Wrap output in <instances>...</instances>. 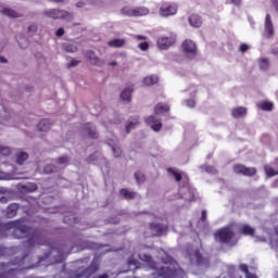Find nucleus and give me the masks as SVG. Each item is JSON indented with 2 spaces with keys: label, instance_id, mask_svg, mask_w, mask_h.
I'll use <instances>...</instances> for the list:
<instances>
[{
  "label": "nucleus",
  "instance_id": "obj_48",
  "mask_svg": "<svg viewBox=\"0 0 278 278\" xmlns=\"http://www.w3.org/2000/svg\"><path fill=\"white\" fill-rule=\"evenodd\" d=\"M65 51H68V53H75V51H77V48L73 47V45H67L65 47Z\"/></svg>",
  "mask_w": 278,
  "mask_h": 278
},
{
  "label": "nucleus",
  "instance_id": "obj_30",
  "mask_svg": "<svg viewBox=\"0 0 278 278\" xmlns=\"http://www.w3.org/2000/svg\"><path fill=\"white\" fill-rule=\"evenodd\" d=\"M2 14H4V16H9V18H18L21 16L18 12L12 9H3Z\"/></svg>",
  "mask_w": 278,
  "mask_h": 278
},
{
  "label": "nucleus",
  "instance_id": "obj_7",
  "mask_svg": "<svg viewBox=\"0 0 278 278\" xmlns=\"http://www.w3.org/2000/svg\"><path fill=\"white\" fill-rule=\"evenodd\" d=\"M181 50L189 60L197 58V43L194 41L186 39L181 45Z\"/></svg>",
  "mask_w": 278,
  "mask_h": 278
},
{
  "label": "nucleus",
  "instance_id": "obj_19",
  "mask_svg": "<svg viewBox=\"0 0 278 278\" xmlns=\"http://www.w3.org/2000/svg\"><path fill=\"white\" fill-rule=\"evenodd\" d=\"M128 266L129 268H131V266H134V270H141L142 273H147V267H140V261L136 260L134 257V255H131L129 258H128Z\"/></svg>",
  "mask_w": 278,
  "mask_h": 278
},
{
  "label": "nucleus",
  "instance_id": "obj_13",
  "mask_svg": "<svg viewBox=\"0 0 278 278\" xmlns=\"http://www.w3.org/2000/svg\"><path fill=\"white\" fill-rule=\"evenodd\" d=\"M17 190L22 194H29V193L36 192V190H38V185H36V182L18 184Z\"/></svg>",
  "mask_w": 278,
  "mask_h": 278
},
{
  "label": "nucleus",
  "instance_id": "obj_36",
  "mask_svg": "<svg viewBox=\"0 0 278 278\" xmlns=\"http://www.w3.org/2000/svg\"><path fill=\"white\" fill-rule=\"evenodd\" d=\"M268 66H270V62L266 58L260 59V68L261 71H268Z\"/></svg>",
  "mask_w": 278,
  "mask_h": 278
},
{
  "label": "nucleus",
  "instance_id": "obj_50",
  "mask_svg": "<svg viewBox=\"0 0 278 278\" xmlns=\"http://www.w3.org/2000/svg\"><path fill=\"white\" fill-rule=\"evenodd\" d=\"M55 36H58V38H62V36H64V28H59L56 31H55Z\"/></svg>",
  "mask_w": 278,
  "mask_h": 278
},
{
  "label": "nucleus",
  "instance_id": "obj_38",
  "mask_svg": "<svg viewBox=\"0 0 278 278\" xmlns=\"http://www.w3.org/2000/svg\"><path fill=\"white\" fill-rule=\"evenodd\" d=\"M167 170L168 173H170V175H173V177H175L176 181H181V179H184V176L181 175V173L175 172V169L173 168H168Z\"/></svg>",
  "mask_w": 278,
  "mask_h": 278
},
{
  "label": "nucleus",
  "instance_id": "obj_22",
  "mask_svg": "<svg viewBox=\"0 0 278 278\" xmlns=\"http://www.w3.org/2000/svg\"><path fill=\"white\" fill-rule=\"evenodd\" d=\"M239 233H241V236H255V228L244 224L240 227L239 229Z\"/></svg>",
  "mask_w": 278,
  "mask_h": 278
},
{
  "label": "nucleus",
  "instance_id": "obj_39",
  "mask_svg": "<svg viewBox=\"0 0 278 278\" xmlns=\"http://www.w3.org/2000/svg\"><path fill=\"white\" fill-rule=\"evenodd\" d=\"M135 179H136L137 184H144V181H146L144 174H142L140 172L135 173Z\"/></svg>",
  "mask_w": 278,
  "mask_h": 278
},
{
  "label": "nucleus",
  "instance_id": "obj_4",
  "mask_svg": "<svg viewBox=\"0 0 278 278\" xmlns=\"http://www.w3.org/2000/svg\"><path fill=\"white\" fill-rule=\"evenodd\" d=\"M99 268H101V262L99 258L94 257L88 267L79 269L73 278H90L99 270Z\"/></svg>",
  "mask_w": 278,
  "mask_h": 278
},
{
  "label": "nucleus",
  "instance_id": "obj_56",
  "mask_svg": "<svg viewBox=\"0 0 278 278\" xmlns=\"http://www.w3.org/2000/svg\"><path fill=\"white\" fill-rule=\"evenodd\" d=\"M94 160H97V156H94V154H91L88 156L87 162H94Z\"/></svg>",
  "mask_w": 278,
  "mask_h": 278
},
{
  "label": "nucleus",
  "instance_id": "obj_58",
  "mask_svg": "<svg viewBox=\"0 0 278 278\" xmlns=\"http://www.w3.org/2000/svg\"><path fill=\"white\" fill-rule=\"evenodd\" d=\"M0 203H8V197H1Z\"/></svg>",
  "mask_w": 278,
  "mask_h": 278
},
{
  "label": "nucleus",
  "instance_id": "obj_18",
  "mask_svg": "<svg viewBox=\"0 0 278 278\" xmlns=\"http://www.w3.org/2000/svg\"><path fill=\"white\" fill-rule=\"evenodd\" d=\"M119 195L123 197V199H126V201H131L136 197H138V193L135 192V191H130L127 188H123V189L119 190Z\"/></svg>",
  "mask_w": 278,
  "mask_h": 278
},
{
  "label": "nucleus",
  "instance_id": "obj_10",
  "mask_svg": "<svg viewBox=\"0 0 278 278\" xmlns=\"http://www.w3.org/2000/svg\"><path fill=\"white\" fill-rule=\"evenodd\" d=\"M149 229L152 231L153 236H157L160 238L168 231V226L160 223H150Z\"/></svg>",
  "mask_w": 278,
  "mask_h": 278
},
{
  "label": "nucleus",
  "instance_id": "obj_41",
  "mask_svg": "<svg viewBox=\"0 0 278 278\" xmlns=\"http://www.w3.org/2000/svg\"><path fill=\"white\" fill-rule=\"evenodd\" d=\"M56 164H68V157L67 156H60L56 159Z\"/></svg>",
  "mask_w": 278,
  "mask_h": 278
},
{
  "label": "nucleus",
  "instance_id": "obj_35",
  "mask_svg": "<svg viewBox=\"0 0 278 278\" xmlns=\"http://www.w3.org/2000/svg\"><path fill=\"white\" fill-rule=\"evenodd\" d=\"M43 173H46V175H52V173H58V166L53 164H48L45 166Z\"/></svg>",
  "mask_w": 278,
  "mask_h": 278
},
{
  "label": "nucleus",
  "instance_id": "obj_2",
  "mask_svg": "<svg viewBox=\"0 0 278 278\" xmlns=\"http://www.w3.org/2000/svg\"><path fill=\"white\" fill-rule=\"evenodd\" d=\"M161 262L163 266L157 269V278H186V271L168 253L164 252L163 256H161Z\"/></svg>",
  "mask_w": 278,
  "mask_h": 278
},
{
  "label": "nucleus",
  "instance_id": "obj_62",
  "mask_svg": "<svg viewBox=\"0 0 278 278\" xmlns=\"http://www.w3.org/2000/svg\"><path fill=\"white\" fill-rule=\"evenodd\" d=\"M52 3H64V0H49Z\"/></svg>",
  "mask_w": 278,
  "mask_h": 278
},
{
  "label": "nucleus",
  "instance_id": "obj_1",
  "mask_svg": "<svg viewBox=\"0 0 278 278\" xmlns=\"http://www.w3.org/2000/svg\"><path fill=\"white\" fill-rule=\"evenodd\" d=\"M5 229H13V236L17 240L28 238V247H36V244H45L40 242V232L31 227L25 226L21 220L9 222L4 225Z\"/></svg>",
  "mask_w": 278,
  "mask_h": 278
},
{
  "label": "nucleus",
  "instance_id": "obj_14",
  "mask_svg": "<svg viewBox=\"0 0 278 278\" xmlns=\"http://www.w3.org/2000/svg\"><path fill=\"white\" fill-rule=\"evenodd\" d=\"M264 28L266 38H273V36H275V27L273 26V17H270V13L266 14Z\"/></svg>",
  "mask_w": 278,
  "mask_h": 278
},
{
  "label": "nucleus",
  "instance_id": "obj_15",
  "mask_svg": "<svg viewBox=\"0 0 278 278\" xmlns=\"http://www.w3.org/2000/svg\"><path fill=\"white\" fill-rule=\"evenodd\" d=\"M83 131L88 136V138H91V140H97V138H99V132H97V128L90 123L83 126Z\"/></svg>",
  "mask_w": 278,
  "mask_h": 278
},
{
  "label": "nucleus",
  "instance_id": "obj_32",
  "mask_svg": "<svg viewBox=\"0 0 278 278\" xmlns=\"http://www.w3.org/2000/svg\"><path fill=\"white\" fill-rule=\"evenodd\" d=\"M109 47H115V48L125 47V39H113L109 41Z\"/></svg>",
  "mask_w": 278,
  "mask_h": 278
},
{
  "label": "nucleus",
  "instance_id": "obj_5",
  "mask_svg": "<svg viewBox=\"0 0 278 278\" xmlns=\"http://www.w3.org/2000/svg\"><path fill=\"white\" fill-rule=\"evenodd\" d=\"M45 16L48 18H53L54 21L63 20V21H73V13L61 10V9H49L43 12Z\"/></svg>",
  "mask_w": 278,
  "mask_h": 278
},
{
  "label": "nucleus",
  "instance_id": "obj_11",
  "mask_svg": "<svg viewBox=\"0 0 278 278\" xmlns=\"http://www.w3.org/2000/svg\"><path fill=\"white\" fill-rule=\"evenodd\" d=\"M144 123H146V125L151 127V129L153 131L162 130V127H163L162 119L155 117V115H150V116L146 117Z\"/></svg>",
  "mask_w": 278,
  "mask_h": 278
},
{
  "label": "nucleus",
  "instance_id": "obj_59",
  "mask_svg": "<svg viewBox=\"0 0 278 278\" xmlns=\"http://www.w3.org/2000/svg\"><path fill=\"white\" fill-rule=\"evenodd\" d=\"M136 38H137V40H147V37H144L142 35H137Z\"/></svg>",
  "mask_w": 278,
  "mask_h": 278
},
{
  "label": "nucleus",
  "instance_id": "obj_64",
  "mask_svg": "<svg viewBox=\"0 0 278 278\" xmlns=\"http://www.w3.org/2000/svg\"><path fill=\"white\" fill-rule=\"evenodd\" d=\"M5 263H0V268H5Z\"/></svg>",
  "mask_w": 278,
  "mask_h": 278
},
{
  "label": "nucleus",
  "instance_id": "obj_31",
  "mask_svg": "<svg viewBox=\"0 0 278 278\" xmlns=\"http://www.w3.org/2000/svg\"><path fill=\"white\" fill-rule=\"evenodd\" d=\"M29 159V154L27 152H20L16 156V164H23L26 160Z\"/></svg>",
  "mask_w": 278,
  "mask_h": 278
},
{
  "label": "nucleus",
  "instance_id": "obj_17",
  "mask_svg": "<svg viewBox=\"0 0 278 278\" xmlns=\"http://www.w3.org/2000/svg\"><path fill=\"white\" fill-rule=\"evenodd\" d=\"M18 208H20V206L17 203L9 204L5 210L7 217L14 218V216H16V214H18Z\"/></svg>",
  "mask_w": 278,
  "mask_h": 278
},
{
  "label": "nucleus",
  "instance_id": "obj_51",
  "mask_svg": "<svg viewBox=\"0 0 278 278\" xmlns=\"http://www.w3.org/2000/svg\"><path fill=\"white\" fill-rule=\"evenodd\" d=\"M201 220H202V223H205V220H207V212L206 211L201 212Z\"/></svg>",
  "mask_w": 278,
  "mask_h": 278
},
{
  "label": "nucleus",
  "instance_id": "obj_9",
  "mask_svg": "<svg viewBox=\"0 0 278 278\" xmlns=\"http://www.w3.org/2000/svg\"><path fill=\"white\" fill-rule=\"evenodd\" d=\"M160 16L168 17L177 14V7L173 3H164L159 10Z\"/></svg>",
  "mask_w": 278,
  "mask_h": 278
},
{
  "label": "nucleus",
  "instance_id": "obj_49",
  "mask_svg": "<svg viewBox=\"0 0 278 278\" xmlns=\"http://www.w3.org/2000/svg\"><path fill=\"white\" fill-rule=\"evenodd\" d=\"M36 31H38V26H36V24H33V25L28 26V33L29 34H34Z\"/></svg>",
  "mask_w": 278,
  "mask_h": 278
},
{
  "label": "nucleus",
  "instance_id": "obj_42",
  "mask_svg": "<svg viewBox=\"0 0 278 278\" xmlns=\"http://www.w3.org/2000/svg\"><path fill=\"white\" fill-rule=\"evenodd\" d=\"M10 153H12L10 148H8V147H1L0 148V154L1 155H10Z\"/></svg>",
  "mask_w": 278,
  "mask_h": 278
},
{
  "label": "nucleus",
  "instance_id": "obj_26",
  "mask_svg": "<svg viewBox=\"0 0 278 278\" xmlns=\"http://www.w3.org/2000/svg\"><path fill=\"white\" fill-rule=\"evenodd\" d=\"M274 236L276 238L271 237L269 240V244L271 249H276V251H278V225L274 227Z\"/></svg>",
  "mask_w": 278,
  "mask_h": 278
},
{
  "label": "nucleus",
  "instance_id": "obj_44",
  "mask_svg": "<svg viewBox=\"0 0 278 278\" xmlns=\"http://www.w3.org/2000/svg\"><path fill=\"white\" fill-rule=\"evenodd\" d=\"M239 269L241 270V273H244V275H247L249 273V265L240 264Z\"/></svg>",
  "mask_w": 278,
  "mask_h": 278
},
{
  "label": "nucleus",
  "instance_id": "obj_37",
  "mask_svg": "<svg viewBox=\"0 0 278 278\" xmlns=\"http://www.w3.org/2000/svg\"><path fill=\"white\" fill-rule=\"evenodd\" d=\"M121 13L124 14V16H134V8L124 7L122 8Z\"/></svg>",
  "mask_w": 278,
  "mask_h": 278
},
{
  "label": "nucleus",
  "instance_id": "obj_57",
  "mask_svg": "<svg viewBox=\"0 0 278 278\" xmlns=\"http://www.w3.org/2000/svg\"><path fill=\"white\" fill-rule=\"evenodd\" d=\"M63 223H66V224L71 223V217L68 215H65L63 217Z\"/></svg>",
  "mask_w": 278,
  "mask_h": 278
},
{
  "label": "nucleus",
  "instance_id": "obj_61",
  "mask_svg": "<svg viewBox=\"0 0 278 278\" xmlns=\"http://www.w3.org/2000/svg\"><path fill=\"white\" fill-rule=\"evenodd\" d=\"M0 62H1L2 64H5V63L8 62V59L4 58V56H0Z\"/></svg>",
  "mask_w": 278,
  "mask_h": 278
},
{
  "label": "nucleus",
  "instance_id": "obj_6",
  "mask_svg": "<svg viewBox=\"0 0 278 278\" xmlns=\"http://www.w3.org/2000/svg\"><path fill=\"white\" fill-rule=\"evenodd\" d=\"M232 170L235 175H241L242 177H255L257 175V168L247 167V165L240 163L235 164Z\"/></svg>",
  "mask_w": 278,
  "mask_h": 278
},
{
  "label": "nucleus",
  "instance_id": "obj_55",
  "mask_svg": "<svg viewBox=\"0 0 278 278\" xmlns=\"http://www.w3.org/2000/svg\"><path fill=\"white\" fill-rule=\"evenodd\" d=\"M230 2L232 3V5H241L242 0H230Z\"/></svg>",
  "mask_w": 278,
  "mask_h": 278
},
{
  "label": "nucleus",
  "instance_id": "obj_23",
  "mask_svg": "<svg viewBox=\"0 0 278 278\" xmlns=\"http://www.w3.org/2000/svg\"><path fill=\"white\" fill-rule=\"evenodd\" d=\"M256 105L258 110H262L263 112H273V108H275L270 101H261Z\"/></svg>",
  "mask_w": 278,
  "mask_h": 278
},
{
  "label": "nucleus",
  "instance_id": "obj_29",
  "mask_svg": "<svg viewBox=\"0 0 278 278\" xmlns=\"http://www.w3.org/2000/svg\"><path fill=\"white\" fill-rule=\"evenodd\" d=\"M86 55L91 64H94L96 66H99L101 64V60L97 55H94L92 51H87Z\"/></svg>",
  "mask_w": 278,
  "mask_h": 278
},
{
  "label": "nucleus",
  "instance_id": "obj_12",
  "mask_svg": "<svg viewBox=\"0 0 278 278\" xmlns=\"http://www.w3.org/2000/svg\"><path fill=\"white\" fill-rule=\"evenodd\" d=\"M191 260L195 261L197 266H208L210 257L203 256L200 249H195L191 254Z\"/></svg>",
  "mask_w": 278,
  "mask_h": 278
},
{
  "label": "nucleus",
  "instance_id": "obj_45",
  "mask_svg": "<svg viewBox=\"0 0 278 278\" xmlns=\"http://www.w3.org/2000/svg\"><path fill=\"white\" fill-rule=\"evenodd\" d=\"M80 61L76 59H72L71 62L67 64V68H73V66H77Z\"/></svg>",
  "mask_w": 278,
  "mask_h": 278
},
{
  "label": "nucleus",
  "instance_id": "obj_16",
  "mask_svg": "<svg viewBox=\"0 0 278 278\" xmlns=\"http://www.w3.org/2000/svg\"><path fill=\"white\" fill-rule=\"evenodd\" d=\"M170 112V105L163 103V102H159L155 106H154V114L160 115V114H166Z\"/></svg>",
  "mask_w": 278,
  "mask_h": 278
},
{
  "label": "nucleus",
  "instance_id": "obj_47",
  "mask_svg": "<svg viewBox=\"0 0 278 278\" xmlns=\"http://www.w3.org/2000/svg\"><path fill=\"white\" fill-rule=\"evenodd\" d=\"M248 49H249V45H247V43H241L240 47H239V51L241 53H247Z\"/></svg>",
  "mask_w": 278,
  "mask_h": 278
},
{
  "label": "nucleus",
  "instance_id": "obj_63",
  "mask_svg": "<svg viewBox=\"0 0 278 278\" xmlns=\"http://www.w3.org/2000/svg\"><path fill=\"white\" fill-rule=\"evenodd\" d=\"M76 7H77V8H84V3L78 2V3H76Z\"/></svg>",
  "mask_w": 278,
  "mask_h": 278
},
{
  "label": "nucleus",
  "instance_id": "obj_28",
  "mask_svg": "<svg viewBox=\"0 0 278 278\" xmlns=\"http://www.w3.org/2000/svg\"><path fill=\"white\" fill-rule=\"evenodd\" d=\"M157 81H160V78H157V76H155V75H151V76L143 78L144 86H155V84H157Z\"/></svg>",
  "mask_w": 278,
  "mask_h": 278
},
{
  "label": "nucleus",
  "instance_id": "obj_20",
  "mask_svg": "<svg viewBox=\"0 0 278 278\" xmlns=\"http://www.w3.org/2000/svg\"><path fill=\"white\" fill-rule=\"evenodd\" d=\"M231 115L233 118H244L247 116V108L239 106L231 110Z\"/></svg>",
  "mask_w": 278,
  "mask_h": 278
},
{
  "label": "nucleus",
  "instance_id": "obj_52",
  "mask_svg": "<svg viewBox=\"0 0 278 278\" xmlns=\"http://www.w3.org/2000/svg\"><path fill=\"white\" fill-rule=\"evenodd\" d=\"M205 170H206V173H216V168H214V166H212V165L206 166Z\"/></svg>",
  "mask_w": 278,
  "mask_h": 278
},
{
  "label": "nucleus",
  "instance_id": "obj_34",
  "mask_svg": "<svg viewBox=\"0 0 278 278\" xmlns=\"http://www.w3.org/2000/svg\"><path fill=\"white\" fill-rule=\"evenodd\" d=\"M264 170H265L267 177H276V175H278V170L270 167V165H265Z\"/></svg>",
  "mask_w": 278,
  "mask_h": 278
},
{
  "label": "nucleus",
  "instance_id": "obj_33",
  "mask_svg": "<svg viewBox=\"0 0 278 278\" xmlns=\"http://www.w3.org/2000/svg\"><path fill=\"white\" fill-rule=\"evenodd\" d=\"M140 122L138 121V117L132 118L127 125H126V134H129L131 129H134L136 126H138Z\"/></svg>",
  "mask_w": 278,
  "mask_h": 278
},
{
  "label": "nucleus",
  "instance_id": "obj_60",
  "mask_svg": "<svg viewBox=\"0 0 278 278\" xmlns=\"http://www.w3.org/2000/svg\"><path fill=\"white\" fill-rule=\"evenodd\" d=\"M96 278H110V275L102 274V275L97 276Z\"/></svg>",
  "mask_w": 278,
  "mask_h": 278
},
{
  "label": "nucleus",
  "instance_id": "obj_46",
  "mask_svg": "<svg viewBox=\"0 0 278 278\" xmlns=\"http://www.w3.org/2000/svg\"><path fill=\"white\" fill-rule=\"evenodd\" d=\"M187 108H194L197 105V101L193 99L186 100Z\"/></svg>",
  "mask_w": 278,
  "mask_h": 278
},
{
  "label": "nucleus",
  "instance_id": "obj_25",
  "mask_svg": "<svg viewBox=\"0 0 278 278\" xmlns=\"http://www.w3.org/2000/svg\"><path fill=\"white\" fill-rule=\"evenodd\" d=\"M149 9L144 7L132 8V16H147Z\"/></svg>",
  "mask_w": 278,
  "mask_h": 278
},
{
  "label": "nucleus",
  "instance_id": "obj_21",
  "mask_svg": "<svg viewBox=\"0 0 278 278\" xmlns=\"http://www.w3.org/2000/svg\"><path fill=\"white\" fill-rule=\"evenodd\" d=\"M189 25H191V27H201V25H203V20H201V16L198 14H192L189 16Z\"/></svg>",
  "mask_w": 278,
  "mask_h": 278
},
{
  "label": "nucleus",
  "instance_id": "obj_40",
  "mask_svg": "<svg viewBox=\"0 0 278 278\" xmlns=\"http://www.w3.org/2000/svg\"><path fill=\"white\" fill-rule=\"evenodd\" d=\"M112 151H113L115 157H121V155L123 154V150H121V148H118V147H113Z\"/></svg>",
  "mask_w": 278,
  "mask_h": 278
},
{
  "label": "nucleus",
  "instance_id": "obj_53",
  "mask_svg": "<svg viewBox=\"0 0 278 278\" xmlns=\"http://www.w3.org/2000/svg\"><path fill=\"white\" fill-rule=\"evenodd\" d=\"M10 273H14V269H9L8 271L0 274V278L8 277V275H10Z\"/></svg>",
  "mask_w": 278,
  "mask_h": 278
},
{
  "label": "nucleus",
  "instance_id": "obj_3",
  "mask_svg": "<svg viewBox=\"0 0 278 278\" xmlns=\"http://www.w3.org/2000/svg\"><path fill=\"white\" fill-rule=\"evenodd\" d=\"M235 236H236V232L231 230V227L226 226L218 229L214 233V239H215V242H219L220 244H229L231 240H233Z\"/></svg>",
  "mask_w": 278,
  "mask_h": 278
},
{
  "label": "nucleus",
  "instance_id": "obj_54",
  "mask_svg": "<svg viewBox=\"0 0 278 278\" xmlns=\"http://www.w3.org/2000/svg\"><path fill=\"white\" fill-rule=\"evenodd\" d=\"M245 278H257V275L249 271L248 274H245Z\"/></svg>",
  "mask_w": 278,
  "mask_h": 278
},
{
  "label": "nucleus",
  "instance_id": "obj_8",
  "mask_svg": "<svg viewBox=\"0 0 278 278\" xmlns=\"http://www.w3.org/2000/svg\"><path fill=\"white\" fill-rule=\"evenodd\" d=\"M175 35L160 37L157 39V47L159 49L166 51V49H169V47H173V45H175Z\"/></svg>",
  "mask_w": 278,
  "mask_h": 278
},
{
  "label": "nucleus",
  "instance_id": "obj_43",
  "mask_svg": "<svg viewBox=\"0 0 278 278\" xmlns=\"http://www.w3.org/2000/svg\"><path fill=\"white\" fill-rule=\"evenodd\" d=\"M138 47L141 51H147L149 49V42L147 41L140 42Z\"/></svg>",
  "mask_w": 278,
  "mask_h": 278
},
{
  "label": "nucleus",
  "instance_id": "obj_27",
  "mask_svg": "<svg viewBox=\"0 0 278 278\" xmlns=\"http://www.w3.org/2000/svg\"><path fill=\"white\" fill-rule=\"evenodd\" d=\"M131 92H134V88L127 87L121 93L122 101H131Z\"/></svg>",
  "mask_w": 278,
  "mask_h": 278
},
{
  "label": "nucleus",
  "instance_id": "obj_24",
  "mask_svg": "<svg viewBox=\"0 0 278 278\" xmlns=\"http://www.w3.org/2000/svg\"><path fill=\"white\" fill-rule=\"evenodd\" d=\"M37 129L39 131H49V129H51V121L50 119H41L37 125Z\"/></svg>",
  "mask_w": 278,
  "mask_h": 278
}]
</instances>
